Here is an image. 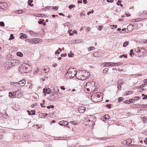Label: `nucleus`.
<instances>
[{
    "instance_id": "1",
    "label": "nucleus",
    "mask_w": 147,
    "mask_h": 147,
    "mask_svg": "<svg viewBox=\"0 0 147 147\" xmlns=\"http://www.w3.org/2000/svg\"><path fill=\"white\" fill-rule=\"evenodd\" d=\"M7 63L12 66L18 65L20 63L19 60L17 59H9L7 61Z\"/></svg>"
},
{
    "instance_id": "2",
    "label": "nucleus",
    "mask_w": 147,
    "mask_h": 147,
    "mask_svg": "<svg viewBox=\"0 0 147 147\" xmlns=\"http://www.w3.org/2000/svg\"><path fill=\"white\" fill-rule=\"evenodd\" d=\"M30 65L26 64V66H24V67L22 68V72L23 73H27L29 72L30 70Z\"/></svg>"
},
{
    "instance_id": "3",
    "label": "nucleus",
    "mask_w": 147,
    "mask_h": 147,
    "mask_svg": "<svg viewBox=\"0 0 147 147\" xmlns=\"http://www.w3.org/2000/svg\"><path fill=\"white\" fill-rule=\"evenodd\" d=\"M94 123L93 122V121L91 119H88V120L86 121L84 123V124L86 126L88 125L89 127H91L94 124Z\"/></svg>"
},
{
    "instance_id": "4",
    "label": "nucleus",
    "mask_w": 147,
    "mask_h": 147,
    "mask_svg": "<svg viewBox=\"0 0 147 147\" xmlns=\"http://www.w3.org/2000/svg\"><path fill=\"white\" fill-rule=\"evenodd\" d=\"M76 75L77 73H76L75 74H72V71L68 72V71H67V72L65 73V76H69V77L70 78V79H71L74 78V77L76 76Z\"/></svg>"
},
{
    "instance_id": "5",
    "label": "nucleus",
    "mask_w": 147,
    "mask_h": 147,
    "mask_svg": "<svg viewBox=\"0 0 147 147\" xmlns=\"http://www.w3.org/2000/svg\"><path fill=\"white\" fill-rule=\"evenodd\" d=\"M7 3L5 2H2L0 3V9L5 10L7 9Z\"/></svg>"
},
{
    "instance_id": "6",
    "label": "nucleus",
    "mask_w": 147,
    "mask_h": 147,
    "mask_svg": "<svg viewBox=\"0 0 147 147\" xmlns=\"http://www.w3.org/2000/svg\"><path fill=\"white\" fill-rule=\"evenodd\" d=\"M86 110V108L83 106L80 107L78 108V110L80 113H83Z\"/></svg>"
},
{
    "instance_id": "7",
    "label": "nucleus",
    "mask_w": 147,
    "mask_h": 147,
    "mask_svg": "<svg viewBox=\"0 0 147 147\" xmlns=\"http://www.w3.org/2000/svg\"><path fill=\"white\" fill-rule=\"evenodd\" d=\"M123 84V82L122 79H119L117 85V88L118 89L121 88V85Z\"/></svg>"
},
{
    "instance_id": "8",
    "label": "nucleus",
    "mask_w": 147,
    "mask_h": 147,
    "mask_svg": "<svg viewBox=\"0 0 147 147\" xmlns=\"http://www.w3.org/2000/svg\"><path fill=\"white\" fill-rule=\"evenodd\" d=\"M68 122L66 121L62 120L60 121L59 123V124L61 126H64L68 125Z\"/></svg>"
},
{
    "instance_id": "9",
    "label": "nucleus",
    "mask_w": 147,
    "mask_h": 147,
    "mask_svg": "<svg viewBox=\"0 0 147 147\" xmlns=\"http://www.w3.org/2000/svg\"><path fill=\"white\" fill-rule=\"evenodd\" d=\"M25 81L24 80H22L18 82V85L19 86H22L25 85Z\"/></svg>"
},
{
    "instance_id": "10",
    "label": "nucleus",
    "mask_w": 147,
    "mask_h": 147,
    "mask_svg": "<svg viewBox=\"0 0 147 147\" xmlns=\"http://www.w3.org/2000/svg\"><path fill=\"white\" fill-rule=\"evenodd\" d=\"M144 105H133L131 106L130 107L132 108H140L142 107V106H144Z\"/></svg>"
},
{
    "instance_id": "11",
    "label": "nucleus",
    "mask_w": 147,
    "mask_h": 147,
    "mask_svg": "<svg viewBox=\"0 0 147 147\" xmlns=\"http://www.w3.org/2000/svg\"><path fill=\"white\" fill-rule=\"evenodd\" d=\"M133 29V26L132 25L130 24L128 25L127 27V30L128 31H131Z\"/></svg>"
},
{
    "instance_id": "12",
    "label": "nucleus",
    "mask_w": 147,
    "mask_h": 147,
    "mask_svg": "<svg viewBox=\"0 0 147 147\" xmlns=\"http://www.w3.org/2000/svg\"><path fill=\"white\" fill-rule=\"evenodd\" d=\"M38 39L36 40V38H33L30 40V43H36L37 42H38L39 41H38Z\"/></svg>"
},
{
    "instance_id": "13",
    "label": "nucleus",
    "mask_w": 147,
    "mask_h": 147,
    "mask_svg": "<svg viewBox=\"0 0 147 147\" xmlns=\"http://www.w3.org/2000/svg\"><path fill=\"white\" fill-rule=\"evenodd\" d=\"M117 63L109 62L107 63V67L117 66Z\"/></svg>"
},
{
    "instance_id": "14",
    "label": "nucleus",
    "mask_w": 147,
    "mask_h": 147,
    "mask_svg": "<svg viewBox=\"0 0 147 147\" xmlns=\"http://www.w3.org/2000/svg\"><path fill=\"white\" fill-rule=\"evenodd\" d=\"M29 33L31 35V36L34 37H36L37 35V33L35 32H34L31 31H30Z\"/></svg>"
},
{
    "instance_id": "15",
    "label": "nucleus",
    "mask_w": 147,
    "mask_h": 147,
    "mask_svg": "<svg viewBox=\"0 0 147 147\" xmlns=\"http://www.w3.org/2000/svg\"><path fill=\"white\" fill-rule=\"evenodd\" d=\"M20 35L21 39H25L26 38L27 36L26 35L23 33H20Z\"/></svg>"
},
{
    "instance_id": "16",
    "label": "nucleus",
    "mask_w": 147,
    "mask_h": 147,
    "mask_svg": "<svg viewBox=\"0 0 147 147\" xmlns=\"http://www.w3.org/2000/svg\"><path fill=\"white\" fill-rule=\"evenodd\" d=\"M16 94V93H15L14 92L13 93L10 92L9 93V96L10 97H13V98H14L15 97Z\"/></svg>"
},
{
    "instance_id": "17",
    "label": "nucleus",
    "mask_w": 147,
    "mask_h": 147,
    "mask_svg": "<svg viewBox=\"0 0 147 147\" xmlns=\"http://www.w3.org/2000/svg\"><path fill=\"white\" fill-rule=\"evenodd\" d=\"M55 88L56 90L52 92V94H53V96H54V94L57 93L59 92V90L57 86H56Z\"/></svg>"
},
{
    "instance_id": "18",
    "label": "nucleus",
    "mask_w": 147,
    "mask_h": 147,
    "mask_svg": "<svg viewBox=\"0 0 147 147\" xmlns=\"http://www.w3.org/2000/svg\"><path fill=\"white\" fill-rule=\"evenodd\" d=\"M49 69H50L49 67L47 66H46L44 67V70L46 73H47L49 72Z\"/></svg>"
},
{
    "instance_id": "19",
    "label": "nucleus",
    "mask_w": 147,
    "mask_h": 147,
    "mask_svg": "<svg viewBox=\"0 0 147 147\" xmlns=\"http://www.w3.org/2000/svg\"><path fill=\"white\" fill-rule=\"evenodd\" d=\"M133 93L132 91H128L125 92L124 94V96H127L129 94H132Z\"/></svg>"
},
{
    "instance_id": "20",
    "label": "nucleus",
    "mask_w": 147,
    "mask_h": 147,
    "mask_svg": "<svg viewBox=\"0 0 147 147\" xmlns=\"http://www.w3.org/2000/svg\"><path fill=\"white\" fill-rule=\"evenodd\" d=\"M79 72H81V74L82 75H84V74H86V73H89L88 72H87L85 70H79Z\"/></svg>"
},
{
    "instance_id": "21",
    "label": "nucleus",
    "mask_w": 147,
    "mask_h": 147,
    "mask_svg": "<svg viewBox=\"0 0 147 147\" xmlns=\"http://www.w3.org/2000/svg\"><path fill=\"white\" fill-rule=\"evenodd\" d=\"M33 2V0H28V4L29 6H32L33 5V4L31 3Z\"/></svg>"
},
{
    "instance_id": "22",
    "label": "nucleus",
    "mask_w": 147,
    "mask_h": 147,
    "mask_svg": "<svg viewBox=\"0 0 147 147\" xmlns=\"http://www.w3.org/2000/svg\"><path fill=\"white\" fill-rule=\"evenodd\" d=\"M39 68L38 67H37L35 71H33V73L34 75L36 74H37L38 72H39Z\"/></svg>"
},
{
    "instance_id": "23",
    "label": "nucleus",
    "mask_w": 147,
    "mask_h": 147,
    "mask_svg": "<svg viewBox=\"0 0 147 147\" xmlns=\"http://www.w3.org/2000/svg\"><path fill=\"white\" fill-rule=\"evenodd\" d=\"M126 143L127 144H131L132 142V140L131 139H129L126 140Z\"/></svg>"
},
{
    "instance_id": "24",
    "label": "nucleus",
    "mask_w": 147,
    "mask_h": 147,
    "mask_svg": "<svg viewBox=\"0 0 147 147\" xmlns=\"http://www.w3.org/2000/svg\"><path fill=\"white\" fill-rule=\"evenodd\" d=\"M11 85H12L13 86H17V87L19 86L18 85V82H11Z\"/></svg>"
},
{
    "instance_id": "25",
    "label": "nucleus",
    "mask_w": 147,
    "mask_h": 147,
    "mask_svg": "<svg viewBox=\"0 0 147 147\" xmlns=\"http://www.w3.org/2000/svg\"><path fill=\"white\" fill-rule=\"evenodd\" d=\"M90 83H87L84 87V88L86 89L87 88L90 86Z\"/></svg>"
},
{
    "instance_id": "26",
    "label": "nucleus",
    "mask_w": 147,
    "mask_h": 147,
    "mask_svg": "<svg viewBox=\"0 0 147 147\" xmlns=\"http://www.w3.org/2000/svg\"><path fill=\"white\" fill-rule=\"evenodd\" d=\"M17 55L18 56L22 57L23 56V54L21 52H18L17 53Z\"/></svg>"
},
{
    "instance_id": "27",
    "label": "nucleus",
    "mask_w": 147,
    "mask_h": 147,
    "mask_svg": "<svg viewBox=\"0 0 147 147\" xmlns=\"http://www.w3.org/2000/svg\"><path fill=\"white\" fill-rule=\"evenodd\" d=\"M146 86H147V83L140 86H139V88H141L143 87H145Z\"/></svg>"
},
{
    "instance_id": "28",
    "label": "nucleus",
    "mask_w": 147,
    "mask_h": 147,
    "mask_svg": "<svg viewBox=\"0 0 147 147\" xmlns=\"http://www.w3.org/2000/svg\"><path fill=\"white\" fill-rule=\"evenodd\" d=\"M88 83H90V87L93 86V85L94 86L95 84V82L94 81H92L91 82H89Z\"/></svg>"
},
{
    "instance_id": "29",
    "label": "nucleus",
    "mask_w": 147,
    "mask_h": 147,
    "mask_svg": "<svg viewBox=\"0 0 147 147\" xmlns=\"http://www.w3.org/2000/svg\"><path fill=\"white\" fill-rule=\"evenodd\" d=\"M44 20L43 19H40L38 21V22L40 24H41L43 23V22L44 21Z\"/></svg>"
},
{
    "instance_id": "30",
    "label": "nucleus",
    "mask_w": 147,
    "mask_h": 147,
    "mask_svg": "<svg viewBox=\"0 0 147 147\" xmlns=\"http://www.w3.org/2000/svg\"><path fill=\"white\" fill-rule=\"evenodd\" d=\"M41 115V116H43V117H41V118H44L45 117L47 116L48 115V114L47 113H41V115Z\"/></svg>"
},
{
    "instance_id": "31",
    "label": "nucleus",
    "mask_w": 147,
    "mask_h": 147,
    "mask_svg": "<svg viewBox=\"0 0 147 147\" xmlns=\"http://www.w3.org/2000/svg\"><path fill=\"white\" fill-rule=\"evenodd\" d=\"M70 123L73 125H75L77 124V121H71Z\"/></svg>"
},
{
    "instance_id": "32",
    "label": "nucleus",
    "mask_w": 147,
    "mask_h": 147,
    "mask_svg": "<svg viewBox=\"0 0 147 147\" xmlns=\"http://www.w3.org/2000/svg\"><path fill=\"white\" fill-rule=\"evenodd\" d=\"M129 43L128 42L126 41L124 43L123 46L124 47H125L128 45Z\"/></svg>"
},
{
    "instance_id": "33",
    "label": "nucleus",
    "mask_w": 147,
    "mask_h": 147,
    "mask_svg": "<svg viewBox=\"0 0 147 147\" xmlns=\"http://www.w3.org/2000/svg\"><path fill=\"white\" fill-rule=\"evenodd\" d=\"M129 104L130 103H134V100L133 99H130L129 100Z\"/></svg>"
},
{
    "instance_id": "34",
    "label": "nucleus",
    "mask_w": 147,
    "mask_h": 147,
    "mask_svg": "<svg viewBox=\"0 0 147 147\" xmlns=\"http://www.w3.org/2000/svg\"><path fill=\"white\" fill-rule=\"evenodd\" d=\"M16 13H18V14H21L23 12V11L22 10H17L16 11Z\"/></svg>"
},
{
    "instance_id": "35",
    "label": "nucleus",
    "mask_w": 147,
    "mask_h": 147,
    "mask_svg": "<svg viewBox=\"0 0 147 147\" xmlns=\"http://www.w3.org/2000/svg\"><path fill=\"white\" fill-rule=\"evenodd\" d=\"M104 119H108L109 118V116L108 115H105L104 116Z\"/></svg>"
},
{
    "instance_id": "36",
    "label": "nucleus",
    "mask_w": 147,
    "mask_h": 147,
    "mask_svg": "<svg viewBox=\"0 0 147 147\" xmlns=\"http://www.w3.org/2000/svg\"><path fill=\"white\" fill-rule=\"evenodd\" d=\"M123 100V98L122 97H120L118 99V101L119 102H122Z\"/></svg>"
},
{
    "instance_id": "37",
    "label": "nucleus",
    "mask_w": 147,
    "mask_h": 147,
    "mask_svg": "<svg viewBox=\"0 0 147 147\" xmlns=\"http://www.w3.org/2000/svg\"><path fill=\"white\" fill-rule=\"evenodd\" d=\"M95 49V48L94 47H90L88 48V51H90L92 50H93L94 49Z\"/></svg>"
},
{
    "instance_id": "38",
    "label": "nucleus",
    "mask_w": 147,
    "mask_h": 147,
    "mask_svg": "<svg viewBox=\"0 0 147 147\" xmlns=\"http://www.w3.org/2000/svg\"><path fill=\"white\" fill-rule=\"evenodd\" d=\"M140 18L133 19L132 20V21L133 22H138L140 21Z\"/></svg>"
},
{
    "instance_id": "39",
    "label": "nucleus",
    "mask_w": 147,
    "mask_h": 147,
    "mask_svg": "<svg viewBox=\"0 0 147 147\" xmlns=\"http://www.w3.org/2000/svg\"><path fill=\"white\" fill-rule=\"evenodd\" d=\"M76 78H77L78 80H84V79H82V77H81V76H78L77 77V76H76Z\"/></svg>"
},
{
    "instance_id": "40",
    "label": "nucleus",
    "mask_w": 147,
    "mask_h": 147,
    "mask_svg": "<svg viewBox=\"0 0 147 147\" xmlns=\"http://www.w3.org/2000/svg\"><path fill=\"white\" fill-rule=\"evenodd\" d=\"M108 70V69L107 68H105L103 70V73H106Z\"/></svg>"
},
{
    "instance_id": "41",
    "label": "nucleus",
    "mask_w": 147,
    "mask_h": 147,
    "mask_svg": "<svg viewBox=\"0 0 147 147\" xmlns=\"http://www.w3.org/2000/svg\"><path fill=\"white\" fill-rule=\"evenodd\" d=\"M14 38V37L13 36V34H11L10 37L9 38V40H11V39H13Z\"/></svg>"
},
{
    "instance_id": "42",
    "label": "nucleus",
    "mask_w": 147,
    "mask_h": 147,
    "mask_svg": "<svg viewBox=\"0 0 147 147\" xmlns=\"http://www.w3.org/2000/svg\"><path fill=\"white\" fill-rule=\"evenodd\" d=\"M75 7V5L73 4L70 5L68 6L69 8L70 9H71L73 7Z\"/></svg>"
},
{
    "instance_id": "43",
    "label": "nucleus",
    "mask_w": 147,
    "mask_h": 147,
    "mask_svg": "<svg viewBox=\"0 0 147 147\" xmlns=\"http://www.w3.org/2000/svg\"><path fill=\"white\" fill-rule=\"evenodd\" d=\"M48 89L47 88H44L43 89V93H47V91Z\"/></svg>"
},
{
    "instance_id": "44",
    "label": "nucleus",
    "mask_w": 147,
    "mask_h": 147,
    "mask_svg": "<svg viewBox=\"0 0 147 147\" xmlns=\"http://www.w3.org/2000/svg\"><path fill=\"white\" fill-rule=\"evenodd\" d=\"M5 24L3 22H0V26L3 27L4 26Z\"/></svg>"
},
{
    "instance_id": "45",
    "label": "nucleus",
    "mask_w": 147,
    "mask_h": 147,
    "mask_svg": "<svg viewBox=\"0 0 147 147\" xmlns=\"http://www.w3.org/2000/svg\"><path fill=\"white\" fill-rule=\"evenodd\" d=\"M94 12V10L93 9H92L91 11H89L87 13V15H89L91 13H92Z\"/></svg>"
},
{
    "instance_id": "46",
    "label": "nucleus",
    "mask_w": 147,
    "mask_h": 147,
    "mask_svg": "<svg viewBox=\"0 0 147 147\" xmlns=\"http://www.w3.org/2000/svg\"><path fill=\"white\" fill-rule=\"evenodd\" d=\"M134 99H133L135 101V100H137V99L139 100L140 99V97L139 96H135L134 98Z\"/></svg>"
},
{
    "instance_id": "47",
    "label": "nucleus",
    "mask_w": 147,
    "mask_h": 147,
    "mask_svg": "<svg viewBox=\"0 0 147 147\" xmlns=\"http://www.w3.org/2000/svg\"><path fill=\"white\" fill-rule=\"evenodd\" d=\"M74 55V54H73V53H69L68 55V56L70 57H73Z\"/></svg>"
},
{
    "instance_id": "48",
    "label": "nucleus",
    "mask_w": 147,
    "mask_h": 147,
    "mask_svg": "<svg viewBox=\"0 0 147 147\" xmlns=\"http://www.w3.org/2000/svg\"><path fill=\"white\" fill-rule=\"evenodd\" d=\"M51 92V90L49 88H48V89L47 91V94H50Z\"/></svg>"
},
{
    "instance_id": "49",
    "label": "nucleus",
    "mask_w": 147,
    "mask_h": 147,
    "mask_svg": "<svg viewBox=\"0 0 147 147\" xmlns=\"http://www.w3.org/2000/svg\"><path fill=\"white\" fill-rule=\"evenodd\" d=\"M111 104H107L106 105V107H107L109 109H110L111 108Z\"/></svg>"
},
{
    "instance_id": "50",
    "label": "nucleus",
    "mask_w": 147,
    "mask_h": 147,
    "mask_svg": "<svg viewBox=\"0 0 147 147\" xmlns=\"http://www.w3.org/2000/svg\"><path fill=\"white\" fill-rule=\"evenodd\" d=\"M133 49H131L130 51V53H129V55L131 57H132V54H133Z\"/></svg>"
},
{
    "instance_id": "51",
    "label": "nucleus",
    "mask_w": 147,
    "mask_h": 147,
    "mask_svg": "<svg viewBox=\"0 0 147 147\" xmlns=\"http://www.w3.org/2000/svg\"><path fill=\"white\" fill-rule=\"evenodd\" d=\"M123 102L125 104H129V102L128 100L124 101Z\"/></svg>"
},
{
    "instance_id": "52",
    "label": "nucleus",
    "mask_w": 147,
    "mask_h": 147,
    "mask_svg": "<svg viewBox=\"0 0 147 147\" xmlns=\"http://www.w3.org/2000/svg\"><path fill=\"white\" fill-rule=\"evenodd\" d=\"M102 26L101 25H100L98 26V30L99 31H101L102 30Z\"/></svg>"
},
{
    "instance_id": "53",
    "label": "nucleus",
    "mask_w": 147,
    "mask_h": 147,
    "mask_svg": "<svg viewBox=\"0 0 147 147\" xmlns=\"http://www.w3.org/2000/svg\"><path fill=\"white\" fill-rule=\"evenodd\" d=\"M76 40H74L71 41V44H76L77 43L76 42Z\"/></svg>"
},
{
    "instance_id": "54",
    "label": "nucleus",
    "mask_w": 147,
    "mask_h": 147,
    "mask_svg": "<svg viewBox=\"0 0 147 147\" xmlns=\"http://www.w3.org/2000/svg\"><path fill=\"white\" fill-rule=\"evenodd\" d=\"M142 99L144 100L145 99H147V95H145L144 96V97H143L142 98Z\"/></svg>"
},
{
    "instance_id": "55",
    "label": "nucleus",
    "mask_w": 147,
    "mask_h": 147,
    "mask_svg": "<svg viewBox=\"0 0 147 147\" xmlns=\"http://www.w3.org/2000/svg\"><path fill=\"white\" fill-rule=\"evenodd\" d=\"M67 54L66 53H65L64 54H62L61 55V57H65L67 56Z\"/></svg>"
},
{
    "instance_id": "56",
    "label": "nucleus",
    "mask_w": 147,
    "mask_h": 147,
    "mask_svg": "<svg viewBox=\"0 0 147 147\" xmlns=\"http://www.w3.org/2000/svg\"><path fill=\"white\" fill-rule=\"evenodd\" d=\"M87 118H88V120L90 119H91V118H92L91 115H87Z\"/></svg>"
},
{
    "instance_id": "57",
    "label": "nucleus",
    "mask_w": 147,
    "mask_h": 147,
    "mask_svg": "<svg viewBox=\"0 0 147 147\" xmlns=\"http://www.w3.org/2000/svg\"><path fill=\"white\" fill-rule=\"evenodd\" d=\"M135 76H142V74H136L134 75Z\"/></svg>"
},
{
    "instance_id": "58",
    "label": "nucleus",
    "mask_w": 147,
    "mask_h": 147,
    "mask_svg": "<svg viewBox=\"0 0 147 147\" xmlns=\"http://www.w3.org/2000/svg\"><path fill=\"white\" fill-rule=\"evenodd\" d=\"M37 103H35L33 105H32L31 106L32 107H34L35 106L37 105Z\"/></svg>"
},
{
    "instance_id": "59",
    "label": "nucleus",
    "mask_w": 147,
    "mask_h": 147,
    "mask_svg": "<svg viewBox=\"0 0 147 147\" xmlns=\"http://www.w3.org/2000/svg\"><path fill=\"white\" fill-rule=\"evenodd\" d=\"M97 98H99L100 97V95L99 94H98L97 93L96 94H95Z\"/></svg>"
},
{
    "instance_id": "60",
    "label": "nucleus",
    "mask_w": 147,
    "mask_h": 147,
    "mask_svg": "<svg viewBox=\"0 0 147 147\" xmlns=\"http://www.w3.org/2000/svg\"><path fill=\"white\" fill-rule=\"evenodd\" d=\"M51 6H48V7H46L45 8V9H51Z\"/></svg>"
},
{
    "instance_id": "61",
    "label": "nucleus",
    "mask_w": 147,
    "mask_h": 147,
    "mask_svg": "<svg viewBox=\"0 0 147 147\" xmlns=\"http://www.w3.org/2000/svg\"><path fill=\"white\" fill-rule=\"evenodd\" d=\"M108 2L112 3L114 1V0H107Z\"/></svg>"
},
{
    "instance_id": "62",
    "label": "nucleus",
    "mask_w": 147,
    "mask_h": 147,
    "mask_svg": "<svg viewBox=\"0 0 147 147\" xmlns=\"http://www.w3.org/2000/svg\"><path fill=\"white\" fill-rule=\"evenodd\" d=\"M121 1L119 0L117 1V4L118 5H119L120 4L119 3H121Z\"/></svg>"
},
{
    "instance_id": "63",
    "label": "nucleus",
    "mask_w": 147,
    "mask_h": 147,
    "mask_svg": "<svg viewBox=\"0 0 147 147\" xmlns=\"http://www.w3.org/2000/svg\"><path fill=\"white\" fill-rule=\"evenodd\" d=\"M74 69V68H72V67H70V68H69V69H68V71H68V72H70V71H71V69Z\"/></svg>"
},
{
    "instance_id": "64",
    "label": "nucleus",
    "mask_w": 147,
    "mask_h": 147,
    "mask_svg": "<svg viewBox=\"0 0 147 147\" xmlns=\"http://www.w3.org/2000/svg\"><path fill=\"white\" fill-rule=\"evenodd\" d=\"M83 3L84 4H86L87 3V0H83Z\"/></svg>"
}]
</instances>
